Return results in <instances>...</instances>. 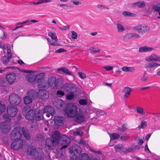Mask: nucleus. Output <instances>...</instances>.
<instances>
[{
    "instance_id": "1",
    "label": "nucleus",
    "mask_w": 160,
    "mask_h": 160,
    "mask_svg": "<svg viewBox=\"0 0 160 160\" xmlns=\"http://www.w3.org/2000/svg\"><path fill=\"white\" fill-rule=\"evenodd\" d=\"M3 117L5 119V122H1L0 124V129L4 133H7L10 131V122L11 119L5 113L3 114Z\"/></svg>"
},
{
    "instance_id": "2",
    "label": "nucleus",
    "mask_w": 160,
    "mask_h": 160,
    "mask_svg": "<svg viewBox=\"0 0 160 160\" xmlns=\"http://www.w3.org/2000/svg\"><path fill=\"white\" fill-rule=\"evenodd\" d=\"M65 112L69 117L74 118L78 114V108L74 104L72 103H68L65 108Z\"/></svg>"
},
{
    "instance_id": "3",
    "label": "nucleus",
    "mask_w": 160,
    "mask_h": 160,
    "mask_svg": "<svg viewBox=\"0 0 160 160\" xmlns=\"http://www.w3.org/2000/svg\"><path fill=\"white\" fill-rule=\"evenodd\" d=\"M28 153L29 155L34 156L36 160L41 159L42 157L43 153L41 149L40 148H35L32 146L28 150Z\"/></svg>"
},
{
    "instance_id": "4",
    "label": "nucleus",
    "mask_w": 160,
    "mask_h": 160,
    "mask_svg": "<svg viewBox=\"0 0 160 160\" xmlns=\"http://www.w3.org/2000/svg\"><path fill=\"white\" fill-rule=\"evenodd\" d=\"M23 112L27 120H32L34 119L35 113L30 106H25L23 109Z\"/></svg>"
},
{
    "instance_id": "5",
    "label": "nucleus",
    "mask_w": 160,
    "mask_h": 160,
    "mask_svg": "<svg viewBox=\"0 0 160 160\" xmlns=\"http://www.w3.org/2000/svg\"><path fill=\"white\" fill-rule=\"evenodd\" d=\"M8 101L10 105L16 106L20 103L21 100L17 94L13 93L9 95Z\"/></svg>"
},
{
    "instance_id": "6",
    "label": "nucleus",
    "mask_w": 160,
    "mask_h": 160,
    "mask_svg": "<svg viewBox=\"0 0 160 160\" xmlns=\"http://www.w3.org/2000/svg\"><path fill=\"white\" fill-rule=\"evenodd\" d=\"M71 142L70 140L67 136L63 135L61 136L58 143L61 145H62L61 149L66 148Z\"/></svg>"
},
{
    "instance_id": "7",
    "label": "nucleus",
    "mask_w": 160,
    "mask_h": 160,
    "mask_svg": "<svg viewBox=\"0 0 160 160\" xmlns=\"http://www.w3.org/2000/svg\"><path fill=\"white\" fill-rule=\"evenodd\" d=\"M82 150L79 146L75 147L72 150L70 155V158L73 160H76L80 158Z\"/></svg>"
},
{
    "instance_id": "8",
    "label": "nucleus",
    "mask_w": 160,
    "mask_h": 160,
    "mask_svg": "<svg viewBox=\"0 0 160 160\" xmlns=\"http://www.w3.org/2000/svg\"><path fill=\"white\" fill-rule=\"evenodd\" d=\"M22 136L21 129L18 128H17L12 131L10 134V138L12 140H16L20 139Z\"/></svg>"
},
{
    "instance_id": "9",
    "label": "nucleus",
    "mask_w": 160,
    "mask_h": 160,
    "mask_svg": "<svg viewBox=\"0 0 160 160\" xmlns=\"http://www.w3.org/2000/svg\"><path fill=\"white\" fill-rule=\"evenodd\" d=\"M45 75L44 73H40L35 77V75L29 74L26 76V78L27 81L29 82H38V80H42L41 79L39 78L40 77L44 76Z\"/></svg>"
},
{
    "instance_id": "10",
    "label": "nucleus",
    "mask_w": 160,
    "mask_h": 160,
    "mask_svg": "<svg viewBox=\"0 0 160 160\" xmlns=\"http://www.w3.org/2000/svg\"><path fill=\"white\" fill-rule=\"evenodd\" d=\"M133 29L141 33H144L149 31L150 28L145 24H140L133 27Z\"/></svg>"
},
{
    "instance_id": "11",
    "label": "nucleus",
    "mask_w": 160,
    "mask_h": 160,
    "mask_svg": "<svg viewBox=\"0 0 160 160\" xmlns=\"http://www.w3.org/2000/svg\"><path fill=\"white\" fill-rule=\"evenodd\" d=\"M23 144L22 140L20 139L13 141L11 144V147L14 150H18L22 148Z\"/></svg>"
},
{
    "instance_id": "12",
    "label": "nucleus",
    "mask_w": 160,
    "mask_h": 160,
    "mask_svg": "<svg viewBox=\"0 0 160 160\" xmlns=\"http://www.w3.org/2000/svg\"><path fill=\"white\" fill-rule=\"evenodd\" d=\"M39 77V78L41 79V80H38L39 83L38 85V87L39 90V91H43L46 90L48 88L47 84L46 81L43 79V77Z\"/></svg>"
},
{
    "instance_id": "13",
    "label": "nucleus",
    "mask_w": 160,
    "mask_h": 160,
    "mask_svg": "<svg viewBox=\"0 0 160 160\" xmlns=\"http://www.w3.org/2000/svg\"><path fill=\"white\" fill-rule=\"evenodd\" d=\"M7 113H6L9 117H14L17 112L18 109L15 107H13L11 106H8L7 108Z\"/></svg>"
},
{
    "instance_id": "14",
    "label": "nucleus",
    "mask_w": 160,
    "mask_h": 160,
    "mask_svg": "<svg viewBox=\"0 0 160 160\" xmlns=\"http://www.w3.org/2000/svg\"><path fill=\"white\" fill-rule=\"evenodd\" d=\"M57 144L50 138H48L46 139V148L48 150L52 148L53 147L56 146Z\"/></svg>"
},
{
    "instance_id": "15",
    "label": "nucleus",
    "mask_w": 160,
    "mask_h": 160,
    "mask_svg": "<svg viewBox=\"0 0 160 160\" xmlns=\"http://www.w3.org/2000/svg\"><path fill=\"white\" fill-rule=\"evenodd\" d=\"M48 83L51 87L53 88L58 87L59 85H60L57 82L56 78L55 77L49 78L48 80Z\"/></svg>"
},
{
    "instance_id": "16",
    "label": "nucleus",
    "mask_w": 160,
    "mask_h": 160,
    "mask_svg": "<svg viewBox=\"0 0 160 160\" xmlns=\"http://www.w3.org/2000/svg\"><path fill=\"white\" fill-rule=\"evenodd\" d=\"M16 76L15 73H12L7 74L6 79L10 84H12L16 79Z\"/></svg>"
},
{
    "instance_id": "17",
    "label": "nucleus",
    "mask_w": 160,
    "mask_h": 160,
    "mask_svg": "<svg viewBox=\"0 0 160 160\" xmlns=\"http://www.w3.org/2000/svg\"><path fill=\"white\" fill-rule=\"evenodd\" d=\"M54 120L55 124L58 126H62L64 124V118L62 117H54Z\"/></svg>"
},
{
    "instance_id": "18",
    "label": "nucleus",
    "mask_w": 160,
    "mask_h": 160,
    "mask_svg": "<svg viewBox=\"0 0 160 160\" xmlns=\"http://www.w3.org/2000/svg\"><path fill=\"white\" fill-rule=\"evenodd\" d=\"M64 87L66 91L69 92H74L77 90L75 86L72 84L67 83L65 85Z\"/></svg>"
},
{
    "instance_id": "19",
    "label": "nucleus",
    "mask_w": 160,
    "mask_h": 160,
    "mask_svg": "<svg viewBox=\"0 0 160 160\" xmlns=\"http://www.w3.org/2000/svg\"><path fill=\"white\" fill-rule=\"evenodd\" d=\"M38 94L39 98L42 100H47L49 97L48 93L46 91H39Z\"/></svg>"
},
{
    "instance_id": "20",
    "label": "nucleus",
    "mask_w": 160,
    "mask_h": 160,
    "mask_svg": "<svg viewBox=\"0 0 160 160\" xmlns=\"http://www.w3.org/2000/svg\"><path fill=\"white\" fill-rule=\"evenodd\" d=\"M52 139L57 144L61 138L59 132L57 131L53 132L52 133Z\"/></svg>"
},
{
    "instance_id": "21",
    "label": "nucleus",
    "mask_w": 160,
    "mask_h": 160,
    "mask_svg": "<svg viewBox=\"0 0 160 160\" xmlns=\"http://www.w3.org/2000/svg\"><path fill=\"white\" fill-rule=\"evenodd\" d=\"M43 112L49 113L52 116H53L55 113V111L53 107L50 106H48L45 107L43 109Z\"/></svg>"
},
{
    "instance_id": "22",
    "label": "nucleus",
    "mask_w": 160,
    "mask_h": 160,
    "mask_svg": "<svg viewBox=\"0 0 160 160\" xmlns=\"http://www.w3.org/2000/svg\"><path fill=\"white\" fill-rule=\"evenodd\" d=\"M132 89L130 87H125L122 90L123 92L125 94L124 96V98H127L130 96L132 91Z\"/></svg>"
},
{
    "instance_id": "23",
    "label": "nucleus",
    "mask_w": 160,
    "mask_h": 160,
    "mask_svg": "<svg viewBox=\"0 0 160 160\" xmlns=\"http://www.w3.org/2000/svg\"><path fill=\"white\" fill-rule=\"evenodd\" d=\"M38 93L34 90H32L28 91L27 95L29 97H31L32 99H34L36 98L38 96Z\"/></svg>"
},
{
    "instance_id": "24",
    "label": "nucleus",
    "mask_w": 160,
    "mask_h": 160,
    "mask_svg": "<svg viewBox=\"0 0 160 160\" xmlns=\"http://www.w3.org/2000/svg\"><path fill=\"white\" fill-rule=\"evenodd\" d=\"M75 121L76 122L81 123L83 122L85 119V117L82 113H78L75 116Z\"/></svg>"
},
{
    "instance_id": "25",
    "label": "nucleus",
    "mask_w": 160,
    "mask_h": 160,
    "mask_svg": "<svg viewBox=\"0 0 160 160\" xmlns=\"http://www.w3.org/2000/svg\"><path fill=\"white\" fill-rule=\"evenodd\" d=\"M140 36L138 34L128 33L124 37L125 39H131L132 38H139Z\"/></svg>"
},
{
    "instance_id": "26",
    "label": "nucleus",
    "mask_w": 160,
    "mask_h": 160,
    "mask_svg": "<svg viewBox=\"0 0 160 160\" xmlns=\"http://www.w3.org/2000/svg\"><path fill=\"white\" fill-rule=\"evenodd\" d=\"M22 131L25 138L28 140L30 139L31 137L27 129L25 127H22Z\"/></svg>"
},
{
    "instance_id": "27",
    "label": "nucleus",
    "mask_w": 160,
    "mask_h": 160,
    "mask_svg": "<svg viewBox=\"0 0 160 160\" xmlns=\"http://www.w3.org/2000/svg\"><path fill=\"white\" fill-rule=\"evenodd\" d=\"M122 70L124 72H133L135 71V68L133 67L124 66L122 68Z\"/></svg>"
},
{
    "instance_id": "28",
    "label": "nucleus",
    "mask_w": 160,
    "mask_h": 160,
    "mask_svg": "<svg viewBox=\"0 0 160 160\" xmlns=\"http://www.w3.org/2000/svg\"><path fill=\"white\" fill-rule=\"evenodd\" d=\"M58 71L61 73V72L62 71L63 72L67 74L68 75H72V74L71 72L68 69L65 68H61L58 69Z\"/></svg>"
},
{
    "instance_id": "29",
    "label": "nucleus",
    "mask_w": 160,
    "mask_h": 160,
    "mask_svg": "<svg viewBox=\"0 0 160 160\" xmlns=\"http://www.w3.org/2000/svg\"><path fill=\"white\" fill-rule=\"evenodd\" d=\"M152 50V48H148L145 46L140 48L139 49V51L140 52H143L151 51Z\"/></svg>"
},
{
    "instance_id": "30",
    "label": "nucleus",
    "mask_w": 160,
    "mask_h": 160,
    "mask_svg": "<svg viewBox=\"0 0 160 160\" xmlns=\"http://www.w3.org/2000/svg\"><path fill=\"white\" fill-rule=\"evenodd\" d=\"M160 64L155 62L149 63L147 65H145V67L146 68H152L155 67L160 66Z\"/></svg>"
},
{
    "instance_id": "31",
    "label": "nucleus",
    "mask_w": 160,
    "mask_h": 160,
    "mask_svg": "<svg viewBox=\"0 0 160 160\" xmlns=\"http://www.w3.org/2000/svg\"><path fill=\"white\" fill-rule=\"evenodd\" d=\"M32 99L31 97L27 95L24 98V103L25 104L30 103L32 102Z\"/></svg>"
},
{
    "instance_id": "32",
    "label": "nucleus",
    "mask_w": 160,
    "mask_h": 160,
    "mask_svg": "<svg viewBox=\"0 0 160 160\" xmlns=\"http://www.w3.org/2000/svg\"><path fill=\"white\" fill-rule=\"evenodd\" d=\"M152 8L155 11L158 12L159 15L160 16V3L153 5ZM158 18H160V16L158 17Z\"/></svg>"
},
{
    "instance_id": "33",
    "label": "nucleus",
    "mask_w": 160,
    "mask_h": 160,
    "mask_svg": "<svg viewBox=\"0 0 160 160\" xmlns=\"http://www.w3.org/2000/svg\"><path fill=\"white\" fill-rule=\"evenodd\" d=\"M38 126L39 124L36 121H33L32 122L31 128L33 130H35L37 129Z\"/></svg>"
},
{
    "instance_id": "34",
    "label": "nucleus",
    "mask_w": 160,
    "mask_h": 160,
    "mask_svg": "<svg viewBox=\"0 0 160 160\" xmlns=\"http://www.w3.org/2000/svg\"><path fill=\"white\" fill-rule=\"evenodd\" d=\"M80 160H90V159L88 154L86 153H83L81 155Z\"/></svg>"
},
{
    "instance_id": "35",
    "label": "nucleus",
    "mask_w": 160,
    "mask_h": 160,
    "mask_svg": "<svg viewBox=\"0 0 160 160\" xmlns=\"http://www.w3.org/2000/svg\"><path fill=\"white\" fill-rule=\"evenodd\" d=\"M137 112L139 114L143 115L145 113V112L143 109L141 107H138L136 108Z\"/></svg>"
},
{
    "instance_id": "36",
    "label": "nucleus",
    "mask_w": 160,
    "mask_h": 160,
    "mask_svg": "<svg viewBox=\"0 0 160 160\" xmlns=\"http://www.w3.org/2000/svg\"><path fill=\"white\" fill-rule=\"evenodd\" d=\"M155 54H152L151 55L147 57L145 60L148 62H150L152 61H154V56H155Z\"/></svg>"
},
{
    "instance_id": "37",
    "label": "nucleus",
    "mask_w": 160,
    "mask_h": 160,
    "mask_svg": "<svg viewBox=\"0 0 160 160\" xmlns=\"http://www.w3.org/2000/svg\"><path fill=\"white\" fill-rule=\"evenodd\" d=\"M6 108V107L5 104H2L1 101H0V114L2 113L5 111Z\"/></svg>"
},
{
    "instance_id": "38",
    "label": "nucleus",
    "mask_w": 160,
    "mask_h": 160,
    "mask_svg": "<svg viewBox=\"0 0 160 160\" xmlns=\"http://www.w3.org/2000/svg\"><path fill=\"white\" fill-rule=\"evenodd\" d=\"M122 14L125 16L134 17L135 16V14L132 13L128 11H124L122 12Z\"/></svg>"
},
{
    "instance_id": "39",
    "label": "nucleus",
    "mask_w": 160,
    "mask_h": 160,
    "mask_svg": "<svg viewBox=\"0 0 160 160\" xmlns=\"http://www.w3.org/2000/svg\"><path fill=\"white\" fill-rule=\"evenodd\" d=\"M120 136L119 134L114 133L112 134H110V140H114L118 139Z\"/></svg>"
},
{
    "instance_id": "40",
    "label": "nucleus",
    "mask_w": 160,
    "mask_h": 160,
    "mask_svg": "<svg viewBox=\"0 0 160 160\" xmlns=\"http://www.w3.org/2000/svg\"><path fill=\"white\" fill-rule=\"evenodd\" d=\"M48 35L51 38L54 40H56L57 39V37L55 33L50 32L48 33Z\"/></svg>"
},
{
    "instance_id": "41",
    "label": "nucleus",
    "mask_w": 160,
    "mask_h": 160,
    "mask_svg": "<svg viewBox=\"0 0 160 160\" xmlns=\"http://www.w3.org/2000/svg\"><path fill=\"white\" fill-rule=\"evenodd\" d=\"M117 27L118 32H122L124 30L123 26L120 24L118 23L117 24Z\"/></svg>"
},
{
    "instance_id": "42",
    "label": "nucleus",
    "mask_w": 160,
    "mask_h": 160,
    "mask_svg": "<svg viewBox=\"0 0 160 160\" xmlns=\"http://www.w3.org/2000/svg\"><path fill=\"white\" fill-rule=\"evenodd\" d=\"M43 118V115L42 113H39L36 115V119L37 121H39L42 119Z\"/></svg>"
},
{
    "instance_id": "43",
    "label": "nucleus",
    "mask_w": 160,
    "mask_h": 160,
    "mask_svg": "<svg viewBox=\"0 0 160 160\" xmlns=\"http://www.w3.org/2000/svg\"><path fill=\"white\" fill-rule=\"evenodd\" d=\"M147 125V122L145 121H142L141 122V124L140 126L138 127V128L139 129L142 128L143 129L144 128L146 127Z\"/></svg>"
},
{
    "instance_id": "44",
    "label": "nucleus",
    "mask_w": 160,
    "mask_h": 160,
    "mask_svg": "<svg viewBox=\"0 0 160 160\" xmlns=\"http://www.w3.org/2000/svg\"><path fill=\"white\" fill-rule=\"evenodd\" d=\"M80 129L78 128L77 129L76 131L73 132V134L75 136L80 135L82 136L83 133V132H80Z\"/></svg>"
},
{
    "instance_id": "45",
    "label": "nucleus",
    "mask_w": 160,
    "mask_h": 160,
    "mask_svg": "<svg viewBox=\"0 0 160 160\" xmlns=\"http://www.w3.org/2000/svg\"><path fill=\"white\" fill-rule=\"evenodd\" d=\"M7 37L6 33L3 31L0 33V39H5Z\"/></svg>"
},
{
    "instance_id": "46",
    "label": "nucleus",
    "mask_w": 160,
    "mask_h": 160,
    "mask_svg": "<svg viewBox=\"0 0 160 160\" xmlns=\"http://www.w3.org/2000/svg\"><path fill=\"white\" fill-rule=\"evenodd\" d=\"M79 103L82 105H86L88 103L87 101L85 99H81L79 101Z\"/></svg>"
},
{
    "instance_id": "47",
    "label": "nucleus",
    "mask_w": 160,
    "mask_h": 160,
    "mask_svg": "<svg viewBox=\"0 0 160 160\" xmlns=\"http://www.w3.org/2000/svg\"><path fill=\"white\" fill-rule=\"evenodd\" d=\"M135 6H137L139 8H142L145 6V4L144 2H137L134 3Z\"/></svg>"
},
{
    "instance_id": "48",
    "label": "nucleus",
    "mask_w": 160,
    "mask_h": 160,
    "mask_svg": "<svg viewBox=\"0 0 160 160\" xmlns=\"http://www.w3.org/2000/svg\"><path fill=\"white\" fill-rule=\"evenodd\" d=\"M36 138L37 140L39 141H42L44 139L43 136L40 134H38L37 135Z\"/></svg>"
},
{
    "instance_id": "49",
    "label": "nucleus",
    "mask_w": 160,
    "mask_h": 160,
    "mask_svg": "<svg viewBox=\"0 0 160 160\" xmlns=\"http://www.w3.org/2000/svg\"><path fill=\"white\" fill-rule=\"evenodd\" d=\"M71 36L73 39H76L78 38V34L76 32L72 31L71 32Z\"/></svg>"
},
{
    "instance_id": "50",
    "label": "nucleus",
    "mask_w": 160,
    "mask_h": 160,
    "mask_svg": "<svg viewBox=\"0 0 160 160\" xmlns=\"http://www.w3.org/2000/svg\"><path fill=\"white\" fill-rule=\"evenodd\" d=\"M50 45L52 46H58L61 45L56 42V41L54 42L53 41H48Z\"/></svg>"
},
{
    "instance_id": "51",
    "label": "nucleus",
    "mask_w": 160,
    "mask_h": 160,
    "mask_svg": "<svg viewBox=\"0 0 160 160\" xmlns=\"http://www.w3.org/2000/svg\"><path fill=\"white\" fill-rule=\"evenodd\" d=\"M148 77L144 73L142 77L141 78V80L143 82H146L148 79Z\"/></svg>"
},
{
    "instance_id": "52",
    "label": "nucleus",
    "mask_w": 160,
    "mask_h": 160,
    "mask_svg": "<svg viewBox=\"0 0 160 160\" xmlns=\"http://www.w3.org/2000/svg\"><path fill=\"white\" fill-rule=\"evenodd\" d=\"M90 49L92 52L93 53H95L100 51V50L98 48L94 47L90 48Z\"/></svg>"
},
{
    "instance_id": "53",
    "label": "nucleus",
    "mask_w": 160,
    "mask_h": 160,
    "mask_svg": "<svg viewBox=\"0 0 160 160\" xmlns=\"http://www.w3.org/2000/svg\"><path fill=\"white\" fill-rule=\"evenodd\" d=\"M129 138V135L127 134H125L123 135L120 138H121V140L123 141V140H125Z\"/></svg>"
},
{
    "instance_id": "54",
    "label": "nucleus",
    "mask_w": 160,
    "mask_h": 160,
    "mask_svg": "<svg viewBox=\"0 0 160 160\" xmlns=\"http://www.w3.org/2000/svg\"><path fill=\"white\" fill-rule=\"evenodd\" d=\"M74 95L72 93H70L67 96L66 98L68 100H72L73 98Z\"/></svg>"
},
{
    "instance_id": "55",
    "label": "nucleus",
    "mask_w": 160,
    "mask_h": 160,
    "mask_svg": "<svg viewBox=\"0 0 160 160\" xmlns=\"http://www.w3.org/2000/svg\"><path fill=\"white\" fill-rule=\"evenodd\" d=\"M57 94L59 96V97H61L64 95V92L61 90H58L57 92Z\"/></svg>"
},
{
    "instance_id": "56",
    "label": "nucleus",
    "mask_w": 160,
    "mask_h": 160,
    "mask_svg": "<svg viewBox=\"0 0 160 160\" xmlns=\"http://www.w3.org/2000/svg\"><path fill=\"white\" fill-rule=\"evenodd\" d=\"M123 146L122 144H117L115 146V148L116 149L122 150L123 149Z\"/></svg>"
},
{
    "instance_id": "57",
    "label": "nucleus",
    "mask_w": 160,
    "mask_h": 160,
    "mask_svg": "<svg viewBox=\"0 0 160 160\" xmlns=\"http://www.w3.org/2000/svg\"><path fill=\"white\" fill-rule=\"evenodd\" d=\"M78 74L80 77L82 79H84L86 78L87 77L86 75L82 72H78Z\"/></svg>"
},
{
    "instance_id": "58",
    "label": "nucleus",
    "mask_w": 160,
    "mask_h": 160,
    "mask_svg": "<svg viewBox=\"0 0 160 160\" xmlns=\"http://www.w3.org/2000/svg\"><path fill=\"white\" fill-rule=\"evenodd\" d=\"M9 60L6 56H4L3 57L2 62L4 63H6L8 62Z\"/></svg>"
},
{
    "instance_id": "59",
    "label": "nucleus",
    "mask_w": 160,
    "mask_h": 160,
    "mask_svg": "<svg viewBox=\"0 0 160 160\" xmlns=\"http://www.w3.org/2000/svg\"><path fill=\"white\" fill-rule=\"evenodd\" d=\"M66 50L63 48H60L55 51L56 53H61L62 52H66Z\"/></svg>"
},
{
    "instance_id": "60",
    "label": "nucleus",
    "mask_w": 160,
    "mask_h": 160,
    "mask_svg": "<svg viewBox=\"0 0 160 160\" xmlns=\"http://www.w3.org/2000/svg\"><path fill=\"white\" fill-rule=\"evenodd\" d=\"M73 3L76 5H79L81 4V3L79 2V0H71Z\"/></svg>"
},
{
    "instance_id": "61",
    "label": "nucleus",
    "mask_w": 160,
    "mask_h": 160,
    "mask_svg": "<svg viewBox=\"0 0 160 160\" xmlns=\"http://www.w3.org/2000/svg\"><path fill=\"white\" fill-rule=\"evenodd\" d=\"M103 68H105L107 71H110L112 70L113 68L112 67H111L109 66H103Z\"/></svg>"
},
{
    "instance_id": "62",
    "label": "nucleus",
    "mask_w": 160,
    "mask_h": 160,
    "mask_svg": "<svg viewBox=\"0 0 160 160\" xmlns=\"http://www.w3.org/2000/svg\"><path fill=\"white\" fill-rule=\"evenodd\" d=\"M59 28L61 30H65L67 29H69L70 28V26L68 25L63 26L62 27H59Z\"/></svg>"
},
{
    "instance_id": "63",
    "label": "nucleus",
    "mask_w": 160,
    "mask_h": 160,
    "mask_svg": "<svg viewBox=\"0 0 160 160\" xmlns=\"http://www.w3.org/2000/svg\"><path fill=\"white\" fill-rule=\"evenodd\" d=\"M155 69L157 76H160V68H155Z\"/></svg>"
},
{
    "instance_id": "64",
    "label": "nucleus",
    "mask_w": 160,
    "mask_h": 160,
    "mask_svg": "<svg viewBox=\"0 0 160 160\" xmlns=\"http://www.w3.org/2000/svg\"><path fill=\"white\" fill-rule=\"evenodd\" d=\"M155 56H154V61H160V57L155 54Z\"/></svg>"
}]
</instances>
